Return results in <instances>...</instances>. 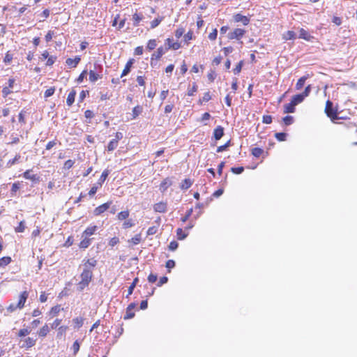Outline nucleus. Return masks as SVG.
I'll use <instances>...</instances> for the list:
<instances>
[{
  "label": "nucleus",
  "instance_id": "69168bd1",
  "mask_svg": "<svg viewBox=\"0 0 357 357\" xmlns=\"http://www.w3.org/2000/svg\"><path fill=\"white\" fill-rule=\"evenodd\" d=\"M140 241H141V235L140 234L135 235L131 239V242L135 245H137L138 243H139Z\"/></svg>",
  "mask_w": 357,
  "mask_h": 357
},
{
  "label": "nucleus",
  "instance_id": "a211bd4d",
  "mask_svg": "<svg viewBox=\"0 0 357 357\" xmlns=\"http://www.w3.org/2000/svg\"><path fill=\"white\" fill-rule=\"evenodd\" d=\"M81 59L79 56H75V59L68 58L66 59V64L71 67V68H75L77 64L79 63Z\"/></svg>",
  "mask_w": 357,
  "mask_h": 357
},
{
  "label": "nucleus",
  "instance_id": "473e14b6",
  "mask_svg": "<svg viewBox=\"0 0 357 357\" xmlns=\"http://www.w3.org/2000/svg\"><path fill=\"white\" fill-rule=\"evenodd\" d=\"M20 157H21L20 155L17 154L13 159H11L8 161V162L6 164V167L10 168L13 165H15L18 162Z\"/></svg>",
  "mask_w": 357,
  "mask_h": 357
},
{
  "label": "nucleus",
  "instance_id": "e2e57ef3",
  "mask_svg": "<svg viewBox=\"0 0 357 357\" xmlns=\"http://www.w3.org/2000/svg\"><path fill=\"white\" fill-rule=\"evenodd\" d=\"M86 74H87V71L86 70H83L82 72V73L79 75V77H77V82L78 83L82 82L84 79L85 78Z\"/></svg>",
  "mask_w": 357,
  "mask_h": 357
},
{
  "label": "nucleus",
  "instance_id": "052dcab7",
  "mask_svg": "<svg viewBox=\"0 0 357 357\" xmlns=\"http://www.w3.org/2000/svg\"><path fill=\"white\" fill-rule=\"evenodd\" d=\"M135 225V223L131 220H128L125 221L123 224V227L124 229H128L132 227Z\"/></svg>",
  "mask_w": 357,
  "mask_h": 357
},
{
  "label": "nucleus",
  "instance_id": "338daca9",
  "mask_svg": "<svg viewBox=\"0 0 357 357\" xmlns=\"http://www.w3.org/2000/svg\"><path fill=\"white\" fill-rule=\"evenodd\" d=\"M217 36H218V30L216 29H215L213 30V31L211 33H209L208 38L211 40H214L216 39Z\"/></svg>",
  "mask_w": 357,
  "mask_h": 357
},
{
  "label": "nucleus",
  "instance_id": "4c0bfd02",
  "mask_svg": "<svg viewBox=\"0 0 357 357\" xmlns=\"http://www.w3.org/2000/svg\"><path fill=\"white\" fill-rule=\"evenodd\" d=\"M263 149L259 147H255L252 149V154L256 157L259 158L263 153Z\"/></svg>",
  "mask_w": 357,
  "mask_h": 357
},
{
  "label": "nucleus",
  "instance_id": "bf43d9fd",
  "mask_svg": "<svg viewBox=\"0 0 357 357\" xmlns=\"http://www.w3.org/2000/svg\"><path fill=\"white\" fill-rule=\"evenodd\" d=\"M157 231H158V227H156V226L151 227L147 230V235L148 236L153 235V234H156Z\"/></svg>",
  "mask_w": 357,
  "mask_h": 357
},
{
  "label": "nucleus",
  "instance_id": "7c9ffc66",
  "mask_svg": "<svg viewBox=\"0 0 357 357\" xmlns=\"http://www.w3.org/2000/svg\"><path fill=\"white\" fill-rule=\"evenodd\" d=\"M142 112V107L137 105L132 109V119H136Z\"/></svg>",
  "mask_w": 357,
  "mask_h": 357
},
{
  "label": "nucleus",
  "instance_id": "f257e3e1",
  "mask_svg": "<svg viewBox=\"0 0 357 357\" xmlns=\"http://www.w3.org/2000/svg\"><path fill=\"white\" fill-rule=\"evenodd\" d=\"M93 276L92 270L90 268H84L81 273V281L77 284V290L82 291L86 287L91 281Z\"/></svg>",
  "mask_w": 357,
  "mask_h": 357
},
{
  "label": "nucleus",
  "instance_id": "2eb2a0df",
  "mask_svg": "<svg viewBox=\"0 0 357 357\" xmlns=\"http://www.w3.org/2000/svg\"><path fill=\"white\" fill-rule=\"evenodd\" d=\"M27 298H28V293H27V291H23L20 294V298H19V301L17 303V306H18V308L22 309L24 307V303H25Z\"/></svg>",
  "mask_w": 357,
  "mask_h": 357
},
{
  "label": "nucleus",
  "instance_id": "4d7b16f0",
  "mask_svg": "<svg viewBox=\"0 0 357 357\" xmlns=\"http://www.w3.org/2000/svg\"><path fill=\"white\" fill-rule=\"evenodd\" d=\"M30 333H31V330L30 329H29V328H23V329L20 330V331L18 333V335L20 337H24V336L29 335Z\"/></svg>",
  "mask_w": 357,
  "mask_h": 357
},
{
  "label": "nucleus",
  "instance_id": "6ab92c4d",
  "mask_svg": "<svg viewBox=\"0 0 357 357\" xmlns=\"http://www.w3.org/2000/svg\"><path fill=\"white\" fill-rule=\"evenodd\" d=\"M305 98V97L302 93H298L292 96L291 100L294 103V105H297L298 104L302 102Z\"/></svg>",
  "mask_w": 357,
  "mask_h": 357
},
{
  "label": "nucleus",
  "instance_id": "f3484780",
  "mask_svg": "<svg viewBox=\"0 0 357 357\" xmlns=\"http://www.w3.org/2000/svg\"><path fill=\"white\" fill-rule=\"evenodd\" d=\"M153 208L156 212L164 213L167 209L166 202H157L154 205Z\"/></svg>",
  "mask_w": 357,
  "mask_h": 357
},
{
  "label": "nucleus",
  "instance_id": "412c9836",
  "mask_svg": "<svg viewBox=\"0 0 357 357\" xmlns=\"http://www.w3.org/2000/svg\"><path fill=\"white\" fill-rule=\"evenodd\" d=\"M97 261L94 258L87 259L84 264V268H93L96 266Z\"/></svg>",
  "mask_w": 357,
  "mask_h": 357
},
{
  "label": "nucleus",
  "instance_id": "5701e85b",
  "mask_svg": "<svg viewBox=\"0 0 357 357\" xmlns=\"http://www.w3.org/2000/svg\"><path fill=\"white\" fill-rule=\"evenodd\" d=\"M192 184V182L191 181L190 179L189 178H185L181 183V185H180V188L185 190H188V188H190L191 187Z\"/></svg>",
  "mask_w": 357,
  "mask_h": 357
},
{
  "label": "nucleus",
  "instance_id": "bb28decb",
  "mask_svg": "<svg viewBox=\"0 0 357 357\" xmlns=\"http://www.w3.org/2000/svg\"><path fill=\"white\" fill-rule=\"evenodd\" d=\"M207 202H198L195 208V211L198 210L197 212V214L195 215V218H197L200 214L202 213V211H200L201 208H204L206 206Z\"/></svg>",
  "mask_w": 357,
  "mask_h": 357
},
{
  "label": "nucleus",
  "instance_id": "09e8293b",
  "mask_svg": "<svg viewBox=\"0 0 357 357\" xmlns=\"http://www.w3.org/2000/svg\"><path fill=\"white\" fill-rule=\"evenodd\" d=\"M13 54H10V52H8L5 55L3 61L6 64H10L13 60Z\"/></svg>",
  "mask_w": 357,
  "mask_h": 357
},
{
  "label": "nucleus",
  "instance_id": "2f4dec72",
  "mask_svg": "<svg viewBox=\"0 0 357 357\" xmlns=\"http://www.w3.org/2000/svg\"><path fill=\"white\" fill-rule=\"evenodd\" d=\"M176 235L178 240H183L188 236V234L185 233L181 228H178L176 230Z\"/></svg>",
  "mask_w": 357,
  "mask_h": 357
},
{
  "label": "nucleus",
  "instance_id": "f704fd0d",
  "mask_svg": "<svg viewBox=\"0 0 357 357\" xmlns=\"http://www.w3.org/2000/svg\"><path fill=\"white\" fill-rule=\"evenodd\" d=\"M287 134L285 132H276L275 134V137L279 141V142H284L287 139Z\"/></svg>",
  "mask_w": 357,
  "mask_h": 357
},
{
  "label": "nucleus",
  "instance_id": "cd10ccee",
  "mask_svg": "<svg viewBox=\"0 0 357 357\" xmlns=\"http://www.w3.org/2000/svg\"><path fill=\"white\" fill-rule=\"evenodd\" d=\"M97 227L96 226H93V227H87L85 231H84L83 233V236L85 235V236H91L93 235L95 231L97 230Z\"/></svg>",
  "mask_w": 357,
  "mask_h": 357
},
{
  "label": "nucleus",
  "instance_id": "aec40b11",
  "mask_svg": "<svg viewBox=\"0 0 357 357\" xmlns=\"http://www.w3.org/2000/svg\"><path fill=\"white\" fill-rule=\"evenodd\" d=\"M295 106L296 105L291 100L289 103L284 106V113H294L295 112Z\"/></svg>",
  "mask_w": 357,
  "mask_h": 357
},
{
  "label": "nucleus",
  "instance_id": "37998d69",
  "mask_svg": "<svg viewBox=\"0 0 357 357\" xmlns=\"http://www.w3.org/2000/svg\"><path fill=\"white\" fill-rule=\"evenodd\" d=\"M282 120L286 126H290L294 123V118L291 116H286Z\"/></svg>",
  "mask_w": 357,
  "mask_h": 357
},
{
  "label": "nucleus",
  "instance_id": "58836bf2",
  "mask_svg": "<svg viewBox=\"0 0 357 357\" xmlns=\"http://www.w3.org/2000/svg\"><path fill=\"white\" fill-rule=\"evenodd\" d=\"M157 46V43H156V40L155 39H151V40H149L148 43H147V46H146V48L149 50H154Z\"/></svg>",
  "mask_w": 357,
  "mask_h": 357
},
{
  "label": "nucleus",
  "instance_id": "e433bc0d",
  "mask_svg": "<svg viewBox=\"0 0 357 357\" xmlns=\"http://www.w3.org/2000/svg\"><path fill=\"white\" fill-rule=\"evenodd\" d=\"M163 18H164L163 17H158L154 19L151 22V28L154 29V28L157 27L160 24V23L162 21Z\"/></svg>",
  "mask_w": 357,
  "mask_h": 357
},
{
  "label": "nucleus",
  "instance_id": "1a4fd4ad",
  "mask_svg": "<svg viewBox=\"0 0 357 357\" xmlns=\"http://www.w3.org/2000/svg\"><path fill=\"white\" fill-rule=\"evenodd\" d=\"M110 203L111 202H105L103 204L96 208L94 210V214L96 215H98L107 211L109 208Z\"/></svg>",
  "mask_w": 357,
  "mask_h": 357
},
{
  "label": "nucleus",
  "instance_id": "393cba45",
  "mask_svg": "<svg viewBox=\"0 0 357 357\" xmlns=\"http://www.w3.org/2000/svg\"><path fill=\"white\" fill-rule=\"evenodd\" d=\"M283 38L286 40H294L296 38V35L294 31H288L284 34Z\"/></svg>",
  "mask_w": 357,
  "mask_h": 357
},
{
  "label": "nucleus",
  "instance_id": "72a5a7b5",
  "mask_svg": "<svg viewBox=\"0 0 357 357\" xmlns=\"http://www.w3.org/2000/svg\"><path fill=\"white\" fill-rule=\"evenodd\" d=\"M91 244V239L88 238L86 236L80 242L79 247L81 248H87Z\"/></svg>",
  "mask_w": 357,
  "mask_h": 357
},
{
  "label": "nucleus",
  "instance_id": "680f3d73",
  "mask_svg": "<svg viewBox=\"0 0 357 357\" xmlns=\"http://www.w3.org/2000/svg\"><path fill=\"white\" fill-rule=\"evenodd\" d=\"M54 91H55L54 88L47 89L45 91V93H44L45 98H49V97L52 96L54 94Z\"/></svg>",
  "mask_w": 357,
  "mask_h": 357
},
{
  "label": "nucleus",
  "instance_id": "9d476101",
  "mask_svg": "<svg viewBox=\"0 0 357 357\" xmlns=\"http://www.w3.org/2000/svg\"><path fill=\"white\" fill-rule=\"evenodd\" d=\"M224 135V128L221 126H217L213 130V137L215 140L220 139Z\"/></svg>",
  "mask_w": 357,
  "mask_h": 357
},
{
  "label": "nucleus",
  "instance_id": "5fc2aeb1",
  "mask_svg": "<svg viewBox=\"0 0 357 357\" xmlns=\"http://www.w3.org/2000/svg\"><path fill=\"white\" fill-rule=\"evenodd\" d=\"M13 91L10 90V89L9 87H6V86H4L3 89H2V91H1V93H2V96L3 98H6L9 94H10Z\"/></svg>",
  "mask_w": 357,
  "mask_h": 357
},
{
  "label": "nucleus",
  "instance_id": "0eeeda50",
  "mask_svg": "<svg viewBox=\"0 0 357 357\" xmlns=\"http://www.w3.org/2000/svg\"><path fill=\"white\" fill-rule=\"evenodd\" d=\"M234 20L235 22H241L243 25H248L250 22V18L247 16L243 15L241 13H237L234 15Z\"/></svg>",
  "mask_w": 357,
  "mask_h": 357
},
{
  "label": "nucleus",
  "instance_id": "4468645a",
  "mask_svg": "<svg viewBox=\"0 0 357 357\" xmlns=\"http://www.w3.org/2000/svg\"><path fill=\"white\" fill-rule=\"evenodd\" d=\"M89 79L91 82H95L98 79H101L102 77V75H100V72H95V70H89Z\"/></svg>",
  "mask_w": 357,
  "mask_h": 357
},
{
  "label": "nucleus",
  "instance_id": "79ce46f5",
  "mask_svg": "<svg viewBox=\"0 0 357 357\" xmlns=\"http://www.w3.org/2000/svg\"><path fill=\"white\" fill-rule=\"evenodd\" d=\"M11 261V259L9 257H3L0 259V266H7Z\"/></svg>",
  "mask_w": 357,
  "mask_h": 357
},
{
  "label": "nucleus",
  "instance_id": "864d4df0",
  "mask_svg": "<svg viewBox=\"0 0 357 357\" xmlns=\"http://www.w3.org/2000/svg\"><path fill=\"white\" fill-rule=\"evenodd\" d=\"M61 310L60 305H56L53 307H52L50 310V314L53 316L56 315Z\"/></svg>",
  "mask_w": 357,
  "mask_h": 357
},
{
  "label": "nucleus",
  "instance_id": "c756f323",
  "mask_svg": "<svg viewBox=\"0 0 357 357\" xmlns=\"http://www.w3.org/2000/svg\"><path fill=\"white\" fill-rule=\"evenodd\" d=\"M138 281H139L138 278H136L134 279L133 282H132V284H130V286L128 288V294L126 296L127 298L132 294L133 290H134L135 287H136Z\"/></svg>",
  "mask_w": 357,
  "mask_h": 357
},
{
  "label": "nucleus",
  "instance_id": "b1692460",
  "mask_svg": "<svg viewBox=\"0 0 357 357\" xmlns=\"http://www.w3.org/2000/svg\"><path fill=\"white\" fill-rule=\"evenodd\" d=\"M308 78V75L301 77L297 81V83L296 84V89L297 90L301 89L305 84V81Z\"/></svg>",
  "mask_w": 357,
  "mask_h": 357
},
{
  "label": "nucleus",
  "instance_id": "774afa93",
  "mask_svg": "<svg viewBox=\"0 0 357 357\" xmlns=\"http://www.w3.org/2000/svg\"><path fill=\"white\" fill-rule=\"evenodd\" d=\"M74 163L75 162L73 160H68L64 163V168L66 169H69L73 166Z\"/></svg>",
  "mask_w": 357,
  "mask_h": 357
},
{
  "label": "nucleus",
  "instance_id": "f8f14e48",
  "mask_svg": "<svg viewBox=\"0 0 357 357\" xmlns=\"http://www.w3.org/2000/svg\"><path fill=\"white\" fill-rule=\"evenodd\" d=\"M136 305L134 303H130L126 310V314L124 316V319H132L135 316V313L132 312V310L135 309Z\"/></svg>",
  "mask_w": 357,
  "mask_h": 357
},
{
  "label": "nucleus",
  "instance_id": "4be33fe9",
  "mask_svg": "<svg viewBox=\"0 0 357 357\" xmlns=\"http://www.w3.org/2000/svg\"><path fill=\"white\" fill-rule=\"evenodd\" d=\"M75 96H76V92L74 90H73L72 91H70L69 93L67 100H66V104L68 106H71L73 104V102H75Z\"/></svg>",
  "mask_w": 357,
  "mask_h": 357
},
{
  "label": "nucleus",
  "instance_id": "dca6fc26",
  "mask_svg": "<svg viewBox=\"0 0 357 357\" xmlns=\"http://www.w3.org/2000/svg\"><path fill=\"white\" fill-rule=\"evenodd\" d=\"M134 61L135 60L133 59H130L128 60V61L126 64L124 69L123 70V72L121 75V77H123L127 75L130 72V70H131L132 66L134 63Z\"/></svg>",
  "mask_w": 357,
  "mask_h": 357
},
{
  "label": "nucleus",
  "instance_id": "49530a36",
  "mask_svg": "<svg viewBox=\"0 0 357 357\" xmlns=\"http://www.w3.org/2000/svg\"><path fill=\"white\" fill-rule=\"evenodd\" d=\"M197 85L196 84L195 82H194L192 84V88L188 89V95L189 96H194L195 93L197 92Z\"/></svg>",
  "mask_w": 357,
  "mask_h": 357
},
{
  "label": "nucleus",
  "instance_id": "c85d7f7f",
  "mask_svg": "<svg viewBox=\"0 0 357 357\" xmlns=\"http://www.w3.org/2000/svg\"><path fill=\"white\" fill-rule=\"evenodd\" d=\"M119 142H116V139H112L108 145H107V151H112L114 149H116L118 146Z\"/></svg>",
  "mask_w": 357,
  "mask_h": 357
},
{
  "label": "nucleus",
  "instance_id": "ea45409f",
  "mask_svg": "<svg viewBox=\"0 0 357 357\" xmlns=\"http://www.w3.org/2000/svg\"><path fill=\"white\" fill-rule=\"evenodd\" d=\"M73 322L75 323V327L79 328L84 323V319L82 317H76L73 319Z\"/></svg>",
  "mask_w": 357,
  "mask_h": 357
},
{
  "label": "nucleus",
  "instance_id": "c9c22d12",
  "mask_svg": "<svg viewBox=\"0 0 357 357\" xmlns=\"http://www.w3.org/2000/svg\"><path fill=\"white\" fill-rule=\"evenodd\" d=\"M49 331L50 330L48 326L45 325L40 328V331L38 332V335L40 337H45L49 333Z\"/></svg>",
  "mask_w": 357,
  "mask_h": 357
},
{
  "label": "nucleus",
  "instance_id": "6e6552de",
  "mask_svg": "<svg viewBox=\"0 0 357 357\" xmlns=\"http://www.w3.org/2000/svg\"><path fill=\"white\" fill-rule=\"evenodd\" d=\"M299 38H302L306 41L312 42L314 40V36H311L306 30L301 28L299 30Z\"/></svg>",
  "mask_w": 357,
  "mask_h": 357
},
{
  "label": "nucleus",
  "instance_id": "6e6d98bb",
  "mask_svg": "<svg viewBox=\"0 0 357 357\" xmlns=\"http://www.w3.org/2000/svg\"><path fill=\"white\" fill-rule=\"evenodd\" d=\"M185 29L183 27L177 29L175 31V36L176 38H180L184 33Z\"/></svg>",
  "mask_w": 357,
  "mask_h": 357
},
{
  "label": "nucleus",
  "instance_id": "9b49d317",
  "mask_svg": "<svg viewBox=\"0 0 357 357\" xmlns=\"http://www.w3.org/2000/svg\"><path fill=\"white\" fill-rule=\"evenodd\" d=\"M172 185V181L170 178H165L160 185V190L165 192L167 189Z\"/></svg>",
  "mask_w": 357,
  "mask_h": 357
},
{
  "label": "nucleus",
  "instance_id": "39448f33",
  "mask_svg": "<svg viewBox=\"0 0 357 357\" xmlns=\"http://www.w3.org/2000/svg\"><path fill=\"white\" fill-rule=\"evenodd\" d=\"M245 30L240 28L235 29L233 31L228 33V38L230 40H240L245 34Z\"/></svg>",
  "mask_w": 357,
  "mask_h": 357
},
{
  "label": "nucleus",
  "instance_id": "7ed1b4c3",
  "mask_svg": "<svg viewBox=\"0 0 357 357\" xmlns=\"http://www.w3.org/2000/svg\"><path fill=\"white\" fill-rule=\"evenodd\" d=\"M325 112L326 115L334 121L335 120L339 119L337 111L333 108V102L330 100H327L325 107Z\"/></svg>",
  "mask_w": 357,
  "mask_h": 357
},
{
  "label": "nucleus",
  "instance_id": "20e7f679",
  "mask_svg": "<svg viewBox=\"0 0 357 357\" xmlns=\"http://www.w3.org/2000/svg\"><path fill=\"white\" fill-rule=\"evenodd\" d=\"M23 177L25 179L31 181L33 183H38L40 178L37 174H33V169H27L23 173Z\"/></svg>",
  "mask_w": 357,
  "mask_h": 357
},
{
  "label": "nucleus",
  "instance_id": "a878e982",
  "mask_svg": "<svg viewBox=\"0 0 357 357\" xmlns=\"http://www.w3.org/2000/svg\"><path fill=\"white\" fill-rule=\"evenodd\" d=\"M36 344V340L33 339L32 337H27L25 341L24 344L22 345V347H26L30 348L33 346H34Z\"/></svg>",
  "mask_w": 357,
  "mask_h": 357
},
{
  "label": "nucleus",
  "instance_id": "13d9d810",
  "mask_svg": "<svg viewBox=\"0 0 357 357\" xmlns=\"http://www.w3.org/2000/svg\"><path fill=\"white\" fill-rule=\"evenodd\" d=\"M231 171L236 174H240L244 171L243 167H232Z\"/></svg>",
  "mask_w": 357,
  "mask_h": 357
},
{
  "label": "nucleus",
  "instance_id": "0e129e2a",
  "mask_svg": "<svg viewBox=\"0 0 357 357\" xmlns=\"http://www.w3.org/2000/svg\"><path fill=\"white\" fill-rule=\"evenodd\" d=\"M178 246V243L175 241H173L172 242H170L169 245V249L172 251H174L177 249Z\"/></svg>",
  "mask_w": 357,
  "mask_h": 357
},
{
  "label": "nucleus",
  "instance_id": "a19ab883",
  "mask_svg": "<svg viewBox=\"0 0 357 357\" xmlns=\"http://www.w3.org/2000/svg\"><path fill=\"white\" fill-rule=\"evenodd\" d=\"M132 19L134 20L133 25L135 26H138L139 22L142 20V16L141 15L137 14V13H135L132 15Z\"/></svg>",
  "mask_w": 357,
  "mask_h": 357
},
{
  "label": "nucleus",
  "instance_id": "3c124183",
  "mask_svg": "<svg viewBox=\"0 0 357 357\" xmlns=\"http://www.w3.org/2000/svg\"><path fill=\"white\" fill-rule=\"evenodd\" d=\"M243 64V61H240V62L236 65V66L235 67V68H234L233 72H234V73L235 75H238V74L241 71Z\"/></svg>",
  "mask_w": 357,
  "mask_h": 357
},
{
  "label": "nucleus",
  "instance_id": "a18cd8bd",
  "mask_svg": "<svg viewBox=\"0 0 357 357\" xmlns=\"http://www.w3.org/2000/svg\"><path fill=\"white\" fill-rule=\"evenodd\" d=\"M91 70H95V72H100V75H102V66L98 63H95L93 64V69H91Z\"/></svg>",
  "mask_w": 357,
  "mask_h": 357
},
{
  "label": "nucleus",
  "instance_id": "c03bdc74",
  "mask_svg": "<svg viewBox=\"0 0 357 357\" xmlns=\"http://www.w3.org/2000/svg\"><path fill=\"white\" fill-rule=\"evenodd\" d=\"M129 216V211H123L120 212L118 214V218L120 220H126Z\"/></svg>",
  "mask_w": 357,
  "mask_h": 357
},
{
  "label": "nucleus",
  "instance_id": "de8ad7c7",
  "mask_svg": "<svg viewBox=\"0 0 357 357\" xmlns=\"http://www.w3.org/2000/svg\"><path fill=\"white\" fill-rule=\"evenodd\" d=\"M230 145V140H229L227 143H225V144L222 145V146H220L217 148V150L216 151L218 153H220V152H222L224 151H225Z\"/></svg>",
  "mask_w": 357,
  "mask_h": 357
},
{
  "label": "nucleus",
  "instance_id": "ddd939ff",
  "mask_svg": "<svg viewBox=\"0 0 357 357\" xmlns=\"http://www.w3.org/2000/svg\"><path fill=\"white\" fill-rule=\"evenodd\" d=\"M166 52L165 47H160L157 49V51L152 54L151 59L158 60Z\"/></svg>",
  "mask_w": 357,
  "mask_h": 357
},
{
  "label": "nucleus",
  "instance_id": "8fccbe9b",
  "mask_svg": "<svg viewBox=\"0 0 357 357\" xmlns=\"http://www.w3.org/2000/svg\"><path fill=\"white\" fill-rule=\"evenodd\" d=\"M25 229V225H24V221H21L20 223H19V225L15 227V231L16 232H23Z\"/></svg>",
  "mask_w": 357,
  "mask_h": 357
},
{
  "label": "nucleus",
  "instance_id": "603ef678",
  "mask_svg": "<svg viewBox=\"0 0 357 357\" xmlns=\"http://www.w3.org/2000/svg\"><path fill=\"white\" fill-rule=\"evenodd\" d=\"M57 57L56 56H49V57L47 58V63H46V66H52L54 62L56 61Z\"/></svg>",
  "mask_w": 357,
  "mask_h": 357
},
{
  "label": "nucleus",
  "instance_id": "f03ea898",
  "mask_svg": "<svg viewBox=\"0 0 357 357\" xmlns=\"http://www.w3.org/2000/svg\"><path fill=\"white\" fill-rule=\"evenodd\" d=\"M109 173H110V171L107 169H105L102 172L98 181L96 183L93 184V187L89 190V196L94 195L96 193V192L98 191V190L102 187V184L104 183L106 178L109 176Z\"/></svg>",
  "mask_w": 357,
  "mask_h": 357
},
{
  "label": "nucleus",
  "instance_id": "423d86ee",
  "mask_svg": "<svg viewBox=\"0 0 357 357\" xmlns=\"http://www.w3.org/2000/svg\"><path fill=\"white\" fill-rule=\"evenodd\" d=\"M165 50H168L169 49H172L174 50H177L181 47V44L178 42H174L173 39L167 38L165 40Z\"/></svg>",
  "mask_w": 357,
  "mask_h": 357
}]
</instances>
